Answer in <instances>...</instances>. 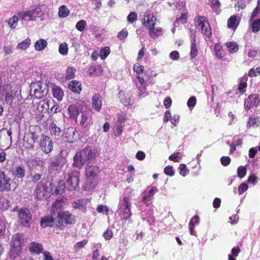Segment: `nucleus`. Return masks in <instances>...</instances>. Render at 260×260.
Here are the masks:
<instances>
[{
    "instance_id": "nucleus-1",
    "label": "nucleus",
    "mask_w": 260,
    "mask_h": 260,
    "mask_svg": "<svg viewBox=\"0 0 260 260\" xmlns=\"http://www.w3.org/2000/svg\"><path fill=\"white\" fill-rule=\"evenodd\" d=\"M95 156V153L90 147H86L85 148L77 152L75 155L73 160V166L81 169L86 162L91 160Z\"/></svg>"
},
{
    "instance_id": "nucleus-2",
    "label": "nucleus",
    "mask_w": 260,
    "mask_h": 260,
    "mask_svg": "<svg viewBox=\"0 0 260 260\" xmlns=\"http://www.w3.org/2000/svg\"><path fill=\"white\" fill-rule=\"evenodd\" d=\"M99 168L96 166L88 165L86 169V181L84 187L85 190H91L95 187L97 184L98 174Z\"/></svg>"
},
{
    "instance_id": "nucleus-3",
    "label": "nucleus",
    "mask_w": 260,
    "mask_h": 260,
    "mask_svg": "<svg viewBox=\"0 0 260 260\" xmlns=\"http://www.w3.org/2000/svg\"><path fill=\"white\" fill-rule=\"evenodd\" d=\"M17 186L16 183L11 179L10 173L0 170V191L14 190Z\"/></svg>"
},
{
    "instance_id": "nucleus-4",
    "label": "nucleus",
    "mask_w": 260,
    "mask_h": 260,
    "mask_svg": "<svg viewBox=\"0 0 260 260\" xmlns=\"http://www.w3.org/2000/svg\"><path fill=\"white\" fill-rule=\"evenodd\" d=\"M194 23L198 30L210 38L212 36L211 28L207 19L203 16H197L194 18Z\"/></svg>"
},
{
    "instance_id": "nucleus-5",
    "label": "nucleus",
    "mask_w": 260,
    "mask_h": 260,
    "mask_svg": "<svg viewBox=\"0 0 260 260\" xmlns=\"http://www.w3.org/2000/svg\"><path fill=\"white\" fill-rule=\"evenodd\" d=\"M22 236L20 234H17L13 236L12 246L10 251V257L14 260L19 256L21 253V239Z\"/></svg>"
},
{
    "instance_id": "nucleus-6",
    "label": "nucleus",
    "mask_w": 260,
    "mask_h": 260,
    "mask_svg": "<svg viewBox=\"0 0 260 260\" xmlns=\"http://www.w3.org/2000/svg\"><path fill=\"white\" fill-rule=\"evenodd\" d=\"M80 172L78 171L68 172L64 175V179L69 190H75L78 186Z\"/></svg>"
},
{
    "instance_id": "nucleus-7",
    "label": "nucleus",
    "mask_w": 260,
    "mask_h": 260,
    "mask_svg": "<svg viewBox=\"0 0 260 260\" xmlns=\"http://www.w3.org/2000/svg\"><path fill=\"white\" fill-rule=\"evenodd\" d=\"M43 14L41 9L36 7L28 10L20 12L18 14L22 20L26 21H35L37 18L41 17Z\"/></svg>"
},
{
    "instance_id": "nucleus-8",
    "label": "nucleus",
    "mask_w": 260,
    "mask_h": 260,
    "mask_svg": "<svg viewBox=\"0 0 260 260\" xmlns=\"http://www.w3.org/2000/svg\"><path fill=\"white\" fill-rule=\"evenodd\" d=\"M52 188L50 186L46 187L43 183L40 182L38 184L35 192V196L39 200H42L49 197V194L52 193Z\"/></svg>"
},
{
    "instance_id": "nucleus-9",
    "label": "nucleus",
    "mask_w": 260,
    "mask_h": 260,
    "mask_svg": "<svg viewBox=\"0 0 260 260\" xmlns=\"http://www.w3.org/2000/svg\"><path fill=\"white\" fill-rule=\"evenodd\" d=\"M40 147L43 152L48 154L53 150V143L48 136L42 135L40 141Z\"/></svg>"
},
{
    "instance_id": "nucleus-10",
    "label": "nucleus",
    "mask_w": 260,
    "mask_h": 260,
    "mask_svg": "<svg viewBox=\"0 0 260 260\" xmlns=\"http://www.w3.org/2000/svg\"><path fill=\"white\" fill-rule=\"evenodd\" d=\"M26 164L31 171H39L41 172L43 171L44 166L43 162L39 159L34 157L28 158Z\"/></svg>"
},
{
    "instance_id": "nucleus-11",
    "label": "nucleus",
    "mask_w": 260,
    "mask_h": 260,
    "mask_svg": "<svg viewBox=\"0 0 260 260\" xmlns=\"http://www.w3.org/2000/svg\"><path fill=\"white\" fill-rule=\"evenodd\" d=\"M67 198L64 196H60L57 198L54 203H52L51 212L53 214L54 216H56L57 217L58 216V214L63 212L61 211V210L64 201Z\"/></svg>"
},
{
    "instance_id": "nucleus-12",
    "label": "nucleus",
    "mask_w": 260,
    "mask_h": 260,
    "mask_svg": "<svg viewBox=\"0 0 260 260\" xmlns=\"http://www.w3.org/2000/svg\"><path fill=\"white\" fill-rule=\"evenodd\" d=\"M56 219L58 223L61 225L63 222L66 224H71L75 223L76 217L68 211H64L58 214Z\"/></svg>"
},
{
    "instance_id": "nucleus-13",
    "label": "nucleus",
    "mask_w": 260,
    "mask_h": 260,
    "mask_svg": "<svg viewBox=\"0 0 260 260\" xmlns=\"http://www.w3.org/2000/svg\"><path fill=\"white\" fill-rule=\"evenodd\" d=\"M4 95H5V103L12 105L13 98L12 95V87L10 85H5L3 87H0V96H2L3 99Z\"/></svg>"
},
{
    "instance_id": "nucleus-14",
    "label": "nucleus",
    "mask_w": 260,
    "mask_h": 260,
    "mask_svg": "<svg viewBox=\"0 0 260 260\" xmlns=\"http://www.w3.org/2000/svg\"><path fill=\"white\" fill-rule=\"evenodd\" d=\"M118 97L121 102L125 106L132 105L134 103V98L133 94L128 91H120L118 93Z\"/></svg>"
},
{
    "instance_id": "nucleus-15",
    "label": "nucleus",
    "mask_w": 260,
    "mask_h": 260,
    "mask_svg": "<svg viewBox=\"0 0 260 260\" xmlns=\"http://www.w3.org/2000/svg\"><path fill=\"white\" fill-rule=\"evenodd\" d=\"M21 223L25 226L29 225V222L31 218V214L28 209L22 208L18 214Z\"/></svg>"
},
{
    "instance_id": "nucleus-16",
    "label": "nucleus",
    "mask_w": 260,
    "mask_h": 260,
    "mask_svg": "<svg viewBox=\"0 0 260 260\" xmlns=\"http://www.w3.org/2000/svg\"><path fill=\"white\" fill-rule=\"evenodd\" d=\"M12 133L10 131H4L0 134V144L4 147H9L11 144Z\"/></svg>"
},
{
    "instance_id": "nucleus-17",
    "label": "nucleus",
    "mask_w": 260,
    "mask_h": 260,
    "mask_svg": "<svg viewBox=\"0 0 260 260\" xmlns=\"http://www.w3.org/2000/svg\"><path fill=\"white\" fill-rule=\"evenodd\" d=\"M63 136L69 142H72L78 137V133L74 127H70L64 129Z\"/></svg>"
},
{
    "instance_id": "nucleus-18",
    "label": "nucleus",
    "mask_w": 260,
    "mask_h": 260,
    "mask_svg": "<svg viewBox=\"0 0 260 260\" xmlns=\"http://www.w3.org/2000/svg\"><path fill=\"white\" fill-rule=\"evenodd\" d=\"M259 103L258 96L256 94H251L245 100L244 107L246 110H249L254 106H256Z\"/></svg>"
},
{
    "instance_id": "nucleus-19",
    "label": "nucleus",
    "mask_w": 260,
    "mask_h": 260,
    "mask_svg": "<svg viewBox=\"0 0 260 260\" xmlns=\"http://www.w3.org/2000/svg\"><path fill=\"white\" fill-rule=\"evenodd\" d=\"M50 188H52V194H62L65 192L66 186L63 180H60L58 182L57 185L55 186L53 183L49 184Z\"/></svg>"
},
{
    "instance_id": "nucleus-20",
    "label": "nucleus",
    "mask_w": 260,
    "mask_h": 260,
    "mask_svg": "<svg viewBox=\"0 0 260 260\" xmlns=\"http://www.w3.org/2000/svg\"><path fill=\"white\" fill-rule=\"evenodd\" d=\"M136 85L139 91V96L140 98H144L147 96L148 93L146 91V86L145 79L140 76H138V83Z\"/></svg>"
},
{
    "instance_id": "nucleus-21",
    "label": "nucleus",
    "mask_w": 260,
    "mask_h": 260,
    "mask_svg": "<svg viewBox=\"0 0 260 260\" xmlns=\"http://www.w3.org/2000/svg\"><path fill=\"white\" fill-rule=\"evenodd\" d=\"M158 191L157 188L155 187H152L148 192L144 193L142 197V201L146 205H149L151 203L152 197Z\"/></svg>"
},
{
    "instance_id": "nucleus-22",
    "label": "nucleus",
    "mask_w": 260,
    "mask_h": 260,
    "mask_svg": "<svg viewBox=\"0 0 260 260\" xmlns=\"http://www.w3.org/2000/svg\"><path fill=\"white\" fill-rule=\"evenodd\" d=\"M102 97L98 93L94 94L92 96V107L97 111H100L102 106Z\"/></svg>"
},
{
    "instance_id": "nucleus-23",
    "label": "nucleus",
    "mask_w": 260,
    "mask_h": 260,
    "mask_svg": "<svg viewBox=\"0 0 260 260\" xmlns=\"http://www.w3.org/2000/svg\"><path fill=\"white\" fill-rule=\"evenodd\" d=\"M82 110L81 106L78 104L71 105L68 108L70 117L72 118H77L79 112Z\"/></svg>"
},
{
    "instance_id": "nucleus-24",
    "label": "nucleus",
    "mask_w": 260,
    "mask_h": 260,
    "mask_svg": "<svg viewBox=\"0 0 260 260\" xmlns=\"http://www.w3.org/2000/svg\"><path fill=\"white\" fill-rule=\"evenodd\" d=\"M54 103L52 100H44L41 101L39 102L38 105L37 109L41 112H46L49 109L51 105Z\"/></svg>"
},
{
    "instance_id": "nucleus-25",
    "label": "nucleus",
    "mask_w": 260,
    "mask_h": 260,
    "mask_svg": "<svg viewBox=\"0 0 260 260\" xmlns=\"http://www.w3.org/2000/svg\"><path fill=\"white\" fill-rule=\"evenodd\" d=\"M156 21V18L153 14H149L144 16L142 23L149 28L155 26Z\"/></svg>"
},
{
    "instance_id": "nucleus-26",
    "label": "nucleus",
    "mask_w": 260,
    "mask_h": 260,
    "mask_svg": "<svg viewBox=\"0 0 260 260\" xmlns=\"http://www.w3.org/2000/svg\"><path fill=\"white\" fill-rule=\"evenodd\" d=\"M240 17L238 15H234L231 16L228 20V27L229 28L235 30L240 23Z\"/></svg>"
},
{
    "instance_id": "nucleus-27",
    "label": "nucleus",
    "mask_w": 260,
    "mask_h": 260,
    "mask_svg": "<svg viewBox=\"0 0 260 260\" xmlns=\"http://www.w3.org/2000/svg\"><path fill=\"white\" fill-rule=\"evenodd\" d=\"M42 86L39 83H37V87L34 89L33 92V96L37 99H41L43 96L47 94L48 92V89L44 88L42 89Z\"/></svg>"
},
{
    "instance_id": "nucleus-28",
    "label": "nucleus",
    "mask_w": 260,
    "mask_h": 260,
    "mask_svg": "<svg viewBox=\"0 0 260 260\" xmlns=\"http://www.w3.org/2000/svg\"><path fill=\"white\" fill-rule=\"evenodd\" d=\"M88 200L85 199L78 200L73 203L72 206L75 209H79L83 212L86 211V206L87 204Z\"/></svg>"
},
{
    "instance_id": "nucleus-29",
    "label": "nucleus",
    "mask_w": 260,
    "mask_h": 260,
    "mask_svg": "<svg viewBox=\"0 0 260 260\" xmlns=\"http://www.w3.org/2000/svg\"><path fill=\"white\" fill-rule=\"evenodd\" d=\"M131 198L128 196H125L122 200L120 201L118 210L131 208Z\"/></svg>"
},
{
    "instance_id": "nucleus-30",
    "label": "nucleus",
    "mask_w": 260,
    "mask_h": 260,
    "mask_svg": "<svg viewBox=\"0 0 260 260\" xmlns=\"http://www.w3.org/2000/svg\"><path fill=\"white\" fill-rule=\"evenodd\" d=\"M51 216H47L43 218L41 220V225L43 228L46 226H51L53 224L54 220H56V216H54L53 214L51 213Z\"/></svg>"
},
{
    "instance_id": "nucleus-31",
    "label": "nucleus",
    "mask_w": 260,
    "mask_h": 260,
    "mask_svg": "<svg viewBox=\"0 0 260 260\" xmlns=\"http://www.w3.org/2000/svg\"><path fill=\"white\" fill-rule=\"evenodd\" d=\"M25 174V170L24 167L20 166H17L14 169L12 174L16 178L22 179L23 178Z\"/></svg>"
},
{
    "instance_id": "nucleus-32",
    "label": "nucleus",
    "mask_w": 260,
    "mask_h": 260,
    "mask_svg": "<svg viewBox=\"0 0 260 260\" xmlns=\"http://www.w3.org/2000/svg\"><path fill=\"white\" fill-rule=\"evenodd\" d=\"M91 120V115L87 112L82 113V118L80 124L84 127H87L89 125Z\"/></svg>"
},
{
    "instance_id": "nucleus-33",
    "label": "nucleus",
    "mask_w": 260,
    "mask_h": 260,
    "mask_svg": "<svg viewBox=\"0 0 260 260\" xmlns=\"http://www.w3.org/2000/svg\"><path fill=\"white\" fill-rule=\"evenodd\" d=\"M148 34L152 39H155L163 34V29L161 27L149 28Z\"/></svg>"
},
{
    "instance_id": "nucleus-34",
    "label": "nucleus",
    "mask_w": 260,
    "mask_h": 260,
    "mask_svg": "<svg viewBox=\"0 0 260 260\" xmlns=\"http://www.w3.org/2000/svg\"><path fill=\"white\" fill-rule=\"evenodd\" d=\"M52 92L54 98L58 101H61L63 96V92L61 88L57 86H54L52 88Z\"/></svg>"
},
{
    "instance_id": "nucleus-35",
    "label": "nucleus",
    "mask_w": 260,
    "mask_h": 260,
    "mask_svg": "<svg viewBox=\"0 0 260 260\" xmlns=\"http://www.w3.org/2000/svg\"><path fill=\"white\" fill-rule=\"evenodd\" d=\"M47 42L45 40L39 39L35 44V49L38 51H43L47 46Z\"/></svg>"
},
{
    "instance_id": "nucleus-36",
    "label": "nucleus",
    "mask_w": 260,
    "mask_h": 260,
    "mask_svg": "<svg viewBox=\"0 0 260 260\" xmlns=\"http://www.w3.org/2000/svg\"><path fill=\"white\" fill-rule=\"evenodd\" d=\"M81 84L76 80L71 81L69 84V88L72 91L79 93L81 91Z\"/></svg>"
},
{
    "instance_id": "nucleus-37",
    "label": "nucleus",
    "mask_w": 260,
    "mask_h": 260,
    "mask_svg": "<svg viewBox=\"0 0 260 260\" xmlns=\"http://www.w3.org/2000/svg\"><path fill=\"white\" fill-rule=\"evenodd\" d=\"M29 248L31 252H34L37 254L41 253L43 249L42 245L36 242L31 243Z\"/></svg>"
},
{
    "instance_id": "nucleus-38",
    "label": "nucleus",
    "mask_w": 260,
    "mask_h": 260,
    "mask_svg": "<svg viewBox=\"0 0 260 260\" xmlns=\"http://www.w3.org/2000/svg\"><path fill=\"white\" fill-rule=\"evenodd\" d=\"M134 71L137 73V78L138 79V76L141 77L144 79L146 76L145 73H144V68L143 66L140 65L139 64H135L133 67Z\"/></svg>"
},
{
    "instance_id": "nucleus-39",
    "label": "nucleus",
    "mask_w": 260,
    "mask_h": 260,
    "mask_svg": "<svg viewBox=\"0 0 260 260\" xmlns=\"http://www.w3.org/2000/svg\"><path fill=\"white\" fill-rule=\"evenodd\" d=\"M49 130L52 136H59L61 134V129L53 122L50 124Z\"/></svg>"
},
{
    "instance_id": "nucleus-40",
    "label": "nucleus",
    "mask_w": 260,
    "mask_h": 260,
    "mask_svg": "<svg viewBox=\"0 0 260 260\" xmlns=\"http://www.w3.org/2000/svg\"><path fill=\"white\" fill-rule=\"evenodd\" d=\"M118 212L122 219L125 220L129 219L132 214L131 208L119 210Z\"/></svg>"
},
{
    "instance_id": "nucleus-41",
    "label": "nucleus",
    "mask_w": 260,
    "mask_h": 260,
    "mask_svg": "<svg viewBox=\"0 0 260 260\" xmlns=\"http://www.w3.org/2000/svg\"><path fill=\"white\" fill-rule=\"evenodd\" d=\"M215 55L218 59H221L224 55V50L221 46L219 44H216L214 46Z\"/></svg>"
},
{
    "instance_id": "nucleus-42",
    "label": "nucleus",
    "mask_w": 260,
    "mask_h": 260,
    "mask_svg": "<svg viewBox=\"0 0 260 260\" xmlns=\"http://www.w3.org/2000/svg\"><path fill=\"white\" fill-rule=\"evenodd\" d=\"M70 14V10L64 5H62L59 8L58 15L60 17L65 18Z\"/></svg>"
},
{
    "instance_id": "nucleus-43",
    "label": "nucleus",
    "mask_w": 260,
    "mask_h": 260,
    "mask_svg": "<svg viewBox=\"0 0 260 260\" xmlns=\"http://www.w3.org/2000/svg\"><path fill=\"white\" fill-rule=\"evenodd\" d=\"M226 46L229 51L232 53L236 52L239 49L238 45L235 42H228Z\"/></svg>"
},
{
    "instance_id": "nucleus-44",
    "label": "nucleus",
    "mask_w": 260,
    "mask_h": 260,
    "mask_svg": "<svg viewBox=\"0 0 260 260\" xmlns=\"http://www.w3.org/2000/svg\"><path fill=\"white\" fill-rule=\"evenodd\" d=\"M30 44V39L27 38L17 45V48L22 50H25Z\"/></svg>"
},
{
    "instance_id": "nucleus-45",
    "label": "nucleus",
    "mask_w": 260,
    "mask_h": 260,
    "mask_svg": "<svg viewBox=\"0 0 260 260\" xmlns=\"http://www.w3.org/2000/svg\"><path fill=\"white\" fill-rule=\"evenodd\" d=\"M210 3L212 9L217 14H218L219 13V9L220 5L219 0H210Z\"/></svg>"
},
{
    "instance_id": "nucleus-46",
    "label": "nucleus",
    "mask_w": 260,
    "mask_h": 260,
    "mask_svg": "<svg viewBox=\"0 0 260 260\" xmlns=\"http://www.w3.org/2000/svg\"><path fill=\"white\" fill-rule=\"evenodd\" d=\"M19 18L17 16H14L8 20V24L11 28H15L18 21Z\"/></svg>"
},
{
    "instance_id": "nucleus-47",
    "label": "nucleus",
    "mask_w": 260,
    "mask_h": 260,
    "mask_svg": "<svg viewBox=\"0 0 260 260\" xmlns=\"http://www.w3.org/2000/svg\"><path fill=\"white\" fill-rule=\"evenodd\" d=\"M196 43V42H191V51L190 55L191 58H195L198 54V50Z\"/></svg>"
},
{
    "instance_id": "nucleus-48",
    "label": "nucleus",
    "mask_w": 260,
    "mask_h": 260,
    "mask_svg": "<svg viewBox=\"0 0 260 260\" xmlns=\"http://www.w3.org/2000/svg\"><path fill=\"white\" fill-rule=\"evenodd\" d=\"M251 28L253 32H257L260 30V19L254 20L251 23Z\"/></svg>"
},
{
    "instance_id": "nucleus-49",
    "label": "nucleus",
    "mask_w": 260,
    "mask_h": 260,
    "mask_svg": "<svg viewBox=\"0 0 260 260\" xmlns=\"http://www.w3.org/2000/svg\"><path fill=\"white\" fill-rule=\"evenodd\" d=\"M9 207V202L4 197H0V209L6 210Z\"/></svg>"
},
{
    "instance_id": "nucleus-50",
    "label": "nucleus",
    "mask_w": 260,
    "mask_h": 260,
    "mask_svg": "<svg viewBox=\"0 0 260 260\" xmlns=\"http://www.w3.org/2000/svg\"><path fill=\"white\" fill-rule=\"evenodd\" d=\"M110 52V49L109 47H105L102 48L100 53V56L102 59H105Z\"/></svg>"
},
{
    "instance_id": "nucleus-51",
    "label": "nucleus",
    "mask_w": 260,
    "mask_h": 260,
    "mask_svg": "<svg viewBox=\"0 0 260 260\" xmlns=\"http://www.w3.org/2000/svg\"><path fill=\"white\" fill-rule=\"evenodd\" d=\"M247 87V83L245 79H242L238 87V90L241 94H243L245 91Z\"/></svg>"
},
{
    "instance_id": "nucleus-52",
    "label": "nucleus",
    "mask_w": 260,
    "mask_h": 260,
    "mask_svg": "<svg viewBox=\"0 0 260 260\" xmlns=\"http://www.w3.org/2000/svg\"><path fill=\"white\" fill-rule=\"evenodd\" d=\"M259 123V121L258 118L257 117H250L249 118V121L247 123V126L251 127L254 126H258Z\"/></svg>"
},
{
    "instance_id": "nucleus-53",
    "label": "nucleus",
    "mask_w": 260,
    "mask_h": 260,
    "mask_svg": "<svg viewBox=\"0 0 260 260\" xmlns=\"http://www.w3.org/2000/svg\"><path fill=\"white\" fill-rule=\"evenodd\" d=\"M75 69L72 67H69L67 69L66 78L67 79H73L75 77Z\"/></svg>"
},
{
    "instance_id": "nucleus-54",
    "label": "nucleus",
    "mask_w": 260,
    "mask_h": 260,
    "mask_svg": "<svg viewBox=\"0 0 260 260\" xmlns=\"http://www.w3.org/2000/svg\"><path fill=\"white\" fill-rule=\"evenodd\" d=\"M59 52L62 55H66L68 52V45L66 43H61L59 46Z\"/></svg>"
},
{
    "instance_id": "nucleus-55",
    "label": "nucleus",
    "mask_w": 260,
    "mask_h": 260,
    "mask_svg": "<svg viewBox=\"0 0 260 260\" xmlns=\"http://www.w3.org/2000/svg\"><path fill=\"white\" fill-rule=\"evenodd\" d=\"M42 176V172H40L38 173H35L33 174L31 173L30 175V179L31 182H36L40 180Z\"/></svg>"
},
{
    "instance_id": "nucleus-56",
    "label": "nucleus",
    "mask_w": 260,
    "mask_h": 260,
    "mask_svg": "<svg viewBox=\"0 0 260 260\" xmlns=\"http://www.w3.org/2000/svg\"><path fill=\"white\" fill-rule=\"evenodd\" d=\"M86 26V21L84 20H81L77 23V24L76 25V28L79 31H82L85 29Z\"/></svg>"
},
{
    "instance_id": "nucleus-57",
    "label": "nucleus",
    "mask_w": 260,
    "mask_h": 260,
    "mask_svg": "<svg viewBox=\"0 0 260 260\" xmlns=\"http://www.w3.org/2000/svg\"><path fill=\"white\" fill-rule=\"evenodd\" d=\"M197 103V99L195 96H191L187 102V105L190 109H192L196 106Z\"/></svg>"
},
{
    "instance_id": "nucleus-58",
    "label": "nucleus",
    "mask_w": 260,
    "mask_h": 260,
    "mask_svg": "<svg viewBox=\"0 0 260 260\" xmlns=\"http://www.w3.org/2000/svg\"><path fill=\"white\" fill-rule=\"evenodd\" d=\"M179 169L180 174L183 176H185L188 174V169L187 168L186 165L183 164L180 165Z\"/></svg>"
},
{
    "instance_id": "nucleus-59",
    "label": "nucleus",
    "mask_w": 260,
    "mask_h": 260,
    "mask_svg": "<svg viewBox=\"0 0 260 260\" xmlns=\"http://www.w3.org/2000/svg\"><path fill=\"white\" fill-rule=\"evenodd\" d=\"M238 177L240 178H243L246 174V169L245 167L240 166L237 170Z\"/></svg>"
},
{
    "instance_id": "nucleus-60",
    "label": "nucleus",
    "mask_w": 260,
    "mask_h": 260,
    "mask_svg": "<svg viewBox=\"0 0 260 260\" xmlns=\"http://www.w3.org/2000/svg\"><path fill=\"white\" fill-rule=\"evenodd\" d=\"M182 157V155L180 152L175 153L169 156V159L175 162H178Z\"/></svg>"
},
{
    "instance_id": "nucleus-61",
    "label": "nucleus",
    "mask_w": 260,
    "mask_h": 260,
    "mask_svg": "<svg viewBox=\"0 0 260 260\" xmlns=\"http://www.w3.org/2000/svg\"><path fill=\"white\" fill-rule=\"evenodd\" d=\"M137 19V14L135 12H131L127 17V20L129 23H133Z\"/></svg>"
},
{
    "instance_id": "nucleus-62",
    "label": "nucleus",
    "mask_w": 260,
    "mask_h": 260,
    "mask_svg": "<svg viewBox=\"0 0 260 260\" xmlns=\"http://www.w3.org/2000/svg\"><path fill=\"white\" fill-rule=\"evenodd\" d=\"M235 7L238 11L244 9L246 7V3L244 0H240L236 4Z\"/></svg>"
},
{
    "instance_id": "nucleus-63",
    "label": "nucleus",
    "mask_w": 260,
    "mask_h": 260,
    "mask_svg": "<svg viewBox=\"0 0 260 260\" xmlns=\"http://www.w3.org/2000/svg\"><path fill=\"white\" fill-rule=\"evenodd\" d=\"M248 189V185L246 183H242L238 187V193L241 194Z\"/></svg>"
},
{
    "instance_id": "nucleus-64",
    "label": "nucleus",
    "mask_w": 260,
    "mask_h": 260,
    "mask_svg": "<svg viewBox=\"0 0 260 260\" xmlns=\"http://www.w3.org/2000/svg\"><path fill=\"white\" fill-rule=\"evenodd\" d=\"M96 210L99 213L108 214L109 209L106 206L100 205L97 207Z\"/></svg>"
}]
</instances>
